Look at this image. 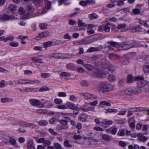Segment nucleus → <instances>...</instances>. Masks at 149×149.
<instances>
[{
    "label": "nucleus",
    "instance_id": "32",
    "mask_svg": "<svg viewBox=\"0 0 149 149\" xmlns=\"http://www.w3.org/2000/svg\"><path fill=\"white\" fill-rule=\"evenodd\" d=\"M9 18V16L6 14L2 15L0 16V20L2 21L8 20Z\"/></svg>",
    "mask_w": 149,
    "mask_h": 149
},
{
    "label": "nucleus",
    "instance_id": "48",
    "mask_svg": "<svg viewBox=\"0 0 149 149\" xmlns=\"http://www.w3.org/2000/svg\"><path fill=\"white\" fill-rule=\"evenodd\" d=\"M47 24L45 23H40L39 24V26L40 29H45L47 27Z\"/></svg>",
    "mask_w": 149,
    "mask_h": 149
},
{
    "label": "nucleus",
    "instance_id": "64",
    "mask_svg": "<svg viewBox=\"0 0 149 149\" xmlns=\"http://www.w3.org/2000/svg\"><path fill=\"white\" fill-rule=\"evenodd\" d=\"M49 90V89L47 87L44 86L40 88L39 89V91L40 92H43L48 91Z\"/></svg>",
    "mask_w": 149,
    "mask_h": 149
},
{
    "label": "nucleus",
    "instance_id": "54",
    "mask_svg": "<svg viewBox=\"0 0 149 149\" xmlns=\"http://www.w3.org/2000/svg\"><path fill=\"white\" fill-rule=\"evenodd\" d=\"M112 121L110 120L102 121L101 122V123L106 125H111L112 124Z\"/></svg>",
    "mask_w": 149,
    "mask_h": 149
},
{
    "label": "nucleus",
    "instance_id": "7",
    "mask_svg": "<svg viewBox=\"0 0 149 149\" xmlns=\"http://www.w3.org/2000/svg\"><path fill=\"white\" fill-rule=\"evenodd\" d=\"M31 60L35 63V64L36 65L37 68L39 69H41L42 67L40 64L37 65L36 63H44V62L41 58H38L37 57H33L31 58Z\"/></svg>",
    "mask_w": 149,
    "mask_h": 149
},
{
    "label": "nucleus",
    "instance_id": "31",
    "mask_svg": "<svg viewBox=\"0 0 149 149\" xmlns=\"http://www.w3.org/2000/svg\"><path fill=\"white\" fill-rule=\"evenodd\" d=\"M67 106L69 109H75L77 107L74 104L69 102L67 104Z\"/></svg>",
    "mask_w": 149,
    "mask_h": 149
},
{
    "label": "nucleus",
    "instance_id": "13",
    "mask_svg": "<svg viewBox=\"0 0 149 149\" xmlns=\"http://www.w3.org/2000/svg\"><path fill=\"white\" fill-rule=\"evenodd\" d=\"M137 136L138 140L143 142H145L148 139V137L144 136L142 133L137 134Z\"/></svg>",
    "mask_w": 149,
    "mask_h": 149
},
{
    "label": "nucleus",
    "instance_id": "25",
    "mask_svg": "<svg viewBox=\"0 0 149 149\" xmlns=\"http://www.w3.org/2000/svg\"><path fill=\"white\" fill-rule=\"evenodd\" d=\"M104 105L108 106H111V104L110 102H108L103 101L100 102L99 106L100 107L103 108L104 107Z\"/></svg>",
    "mask_w": 149,
    "mask_h": 149
},
{
    "label": "nucleus",
    "instance_id": "18",
    "mask_svg": "<svg viewBox=\"0 0 149 149\" xmlns=\"http://www.w3.org/2000/svg\"><path fill=\"white\" fill-rule=\"evenodd\" d=\"M42 45L44 48H47V47L54 46L55 44L52 41H48L44 42L42 44Z\"/></svg>",
    "mask_w": 149,
    "mask_h": 149
},
{
    "label": "nucleus",
    "instance_id": "35",
    "mask_svg": "<svg viewBox=\"0 0 149 149\" xmlns=\"http://www.w3.org/2000/svg\"><path fill=\"white\" fill-rule=\"evenodd\" d=\"M34 4L37 6L41 5L43 2V0H33Z\"/></svg>",
    "mask_w": 149,
    "mask_h": 149
},
{
    "label": "nucleus",
    "instance_id": "37",
    "mask_svg": "<svg viewBox=\"0 0 149 149\" xmlns=\"http://www.w3.org/2000/svg\"><path fill=\"white\" fill-rule=\"evenodd\" d=\"M26 11V10H25L24 8L22 7H20L19 9V13L23 15L24 19V17H25Z\"/></svg>",
    "mask_w": 149,
    "mask_h": 149
},
{
    "label": "nucleus",
    "instance_id": "59",
    "mask_svg": "<svg viewBox=\"0 0 149 149\" xmlns=\"http://www.w3.org/2000/svg\"><path fill=\"white\" fill-rule=\"evenodd\" d=\"M136 122V121L135 122H132L131 123H129V126L132 129H134L135 128V123Z\"/></svg>",
    "mask_w": 149,
    "mask_h": 149
},
{
    "label": "nucleus",
    "instance_id": "12",
    "mask_svg": "<svg viewBox=\"0 0 149 149\" xmlns=\"http://www.w3.org/2000/svg\"><path fill=\"white\" fill-rule=\"evenodd\" d=\"M103 49V46L101 45H100L98 47H91L89 48L87 51V52H92L95 51H97L101 50Z\"/></svg>",
    "mask_w": 149,
    "mask_h": 149
},
{
    "label": "nucleus",
    "instance_id": "45",
    "mask_svg": "<svg viewBox=\"0 0 149 149\" xmlns=\"http://www.w3.org/2000/svg\"><path fill=\"white\" fill-rule=\"evenodd\" d=\"M133 13H131V15H133V14L134 15H138L141 13V10L138 8H134L132 10Z\"/></svg>",
    "mask_w": 149,
    "mask_h": 149
},
{
    "label": "nucleus",
    "instance_id": "17",
    "mask_svg": "<svg viewBox=\"0 0 149 149\" xmlns=\"http://www.w3.org/2000/svg\"><path fill=\"white\" fill-rule=\"evenodd\" d=\"M137 20L140 24L143 25L145 27L149 28V24L148 21L146 20H143L140 18L138 19Z\"/></svg>",
    "mask_w": 149,
    "mask_h": 149
},
{
    "label": "nucleus",
    "instance_id": "51",
    "mask_svg": "<svg viewBox=\"0 0 149 149\" xmlns=\"http://www.w3.org/2000/svg\"><path fill=\"white\" fill-rule=\"evenodd\" d=\"M107 112L110 113H116L118 111V110L115 109H106Z\"/></svg>",
    "mask_w": 149,
    "mask_h": 149
},
{
    "label": "nucleus",
    "instance_id": "34",
    "mask_svg": "<svg viewBox=\"0 0 149 149\" xmlns=\"http://www.w3.org/2000/svg\"><path fill=\"white\" fill-rule=\"evenodd\" d=\"M48 122L45 120H40L38 122V125L41 126H45L48 124Z\"/></svg>",
    "mask_w": 149,
    "mask_h": 149
},
{
    "label": "nucleus",
    "instance_id": "29",
    "mask_svg": "<svg viewBox=\"0 0 149 149\" xmlns=\"http://www.w3.org/2000/svg\"><path fill=\"white\" fill-rule=\"evenodd\" d=\"M27 147L28 149H36L32 140L29 141L27 144Z\"/></svg>",
    "mask_w": 149,
    "mask_h": 149
},
{
    "label": "nucleus",
    "instance_id": "23",
    "mask_svg": "<svg viewBox=\"0 0 149 149\" xmlns=\"http://www.w3.org/2000/svg\"><path fill=\"white\" fill-rule=\"evenodd\" d=\"M25 89V92H35L38 91V90L39 89L38 88H26Z\"/></svg>",
    "mask_w": 149,
    "mask_h": 149
},
{
    "label": "nucleus",
    "instance_id": "56",
    "mask_svg": "<svg viewBox=\"0 0 149 149\" xmlns=\"http://www.w3.org/2000/svg\"><path fill=\"white\" fill-rule=\"evenodd\" d=\"M111 133L113 135H115L117 132V129L113 127H111Z\"/></svg>",
    "mask_w": 149,
    "mask_h": 149
},
{
    "label": "nucleus",
    "instance_id": "42",
    "mask_svg": "<svg viewBox=\"0 0 149 149\" xmlns=\"http://www.w3.org/2000/svg\"><path fill=\"white\" fill-rule=\"evenodd\" d=\"M108 44H110V45L112 47H117L118 46V44L117 42H115L113 41H109L107 42Z\"/></svg>",
    "mask_w": 149,
    "mask_h": 149
},
{
    "label": "nucleus",
    "instance_id": "61",
    "mask_svg": "<svg viewBox=\"0 0 149 149\" xmlns=\"http://www.w3.org/2000/svg\"><path fill=\"white\" fill-rule=\"evenodd\" d=\"M93 129L94 130L97 131L102 132L104 131V130L103 129V128L98 126H96L94 127L93 128Z\"/></svg>",
    "mask_w": 149,
    "mask_h": 149
},
{
    "label": "nucleus",
    "instance_id": "2",
    "mask_svg": "<svg viewBox=\"0 0 149 149\" xmlns=\"http://www.w3.org/2000/svg\"><path fill=\"white\" fill-rule=\"evenodd\" d=\"M26 10L24 19H27L31 17V15L35 11V8L31 5H27L25 7Z\"/></svg>",
    "mask_w": 149,
    "mask_h": 149
},
{
    "label": "nucleus",
    "instance_id": "11",
    "mask_svg": "<svg viewBox=\"0 0 149 149\" xmlns=\"http://www.w3.org/2000/svg\"><path fill=\"white\" fill-rule=\"evenodd\" d=\"M93 135V133L92 132H90L89 133L88 135V136L87 137L88 139L91 140V141L89 142L88 145H93L94 144L93 143L94 142H97L98 140H97L95 139V137L92 136Z\"/></svg>",
    "mask_w": 149,
    "mask_h": 149
},
{
    "label": "nucleus",
    "instance_id": "1",
    "mask_svg": "<svg viewBox=\"0 0 149 149\" xmlns=\"http://www.w3.org/2000/svg\"><path fill=\"white\" fill-rule=\"evenodd\" d=\"M136 47V45L135 44V41H132L124 42L120 46V48H122L121 49L126 50L131 48Z\"/></svg>",
    "mask_w": 149,
    "mask_h": 149
},
{
    "label": "nucleus",
    "instance_id": "60",
    "mask_svg": "<svg viewBox=\"0 0 149 149\" xmlns=\"http://www.w3.org/2000/svg\"><path fill=\"white\" fill-rule=\"evenodd\" d=\"M70 100L73 102L76 101L77 100V98L74 95L70 96Z\"/></svg>",
    "mask_w": 149,
    "mask_h": 149
},
{
    "label": "nucleus",
    "instance_id": "3",
    "mask_svg": "<svg viewBox=\"0 0 149 149\" xmlns=\"http://www.w3.org/2000/svg\"><path fill=\"white\" fill-rule=\"evenodd\" d=\"M127 0H110V2L111 3L107 5V6L109 8L114 7L115 5L113 3L115 2H117L116 5L118 6H121L125 4V1Z\"/></svg>",
    "mask_w": 149,
    "mask_h": 149
},
{
    "label": "nucleus",
    "instance_id": "24",
    "mask_svg": "<svg viewBox=\"0 0 149 149\" xmlns=\"http://www.w3.org/2000/svg\"><path fill=\"white\" fill-rule=\"evenodd\" d=\"M148 81L144 79L139 81L137 83L138 85L140 87H142L146 85L148 83Z\"/></svg>",
    "mask_w": 149,
    "mask_h": 149
},
{
    "label": "nucleus",
    "instance_id": "21",
    "mask_svg": "<svg viewBox=\"0 0 149 149\" xmlns=\"http://www.w3.org/2000/svg\"><path fill=\"white\" fill-rule=\"evenodd\" d=\"M101 70H96L94 71L92 74V76L94 77L101 78Z\"/></svg>",
    "mask_w": 149,
    "mask_h": 149
},
{
    "label": "nucleus",
    "instance_id": "30",
    "mask_svg": "<svg viewBox=\"0 0 149 149\" xmlns=\"http://www.w3.org/2000/svg\"><path fill=\"white\" fill-rule=\"evenodd\" d=\"M17 84H29V79H21L17 81Z\"/></svg>",
    "mask_w": 149,
    "mask_h": 149
},
{
    "label": "nucleus",
    "instance_id": "50",
    "mask_svg": "<svg viewBox=\"0 0 149 149\" xmlns=\"http://www.w3.org/2000/svg\"><path fill=\"white\" fill-rule=\"evenodd\" d=\"M57 108L59 109H65L68 108V107L65 105L61 104L57 106Z\"/></svg>",
    "mask_w": 149,
    "mask_h": 149
},
{
    "label": "nucleus",
    "instance_id": "47",
    "mask_svg": "<svg viewBox=\"0 0 149 149\" xmlns=\"http://www.w3.org/2000/svg\"><path fill=\"white\" fill-rule=\"evenodd\" d=\"M81 84L82 86H88L89 85V83L87 81L84 80L81 81Z\"/></svg>",
    "mask_w": 149,
    "mask_h": 149
},
{
    "label": "nucleus",
    "instance_id": "52",
    "mask_svg": "<svg viewBox=\"0 0 149 149\" xmlns=\"http://www.w3.org/2000/svg\"><path fill=\"white\" fill-rule=\"evenodd\" d=\"M83 65L88 70H91L93 68V66L89 64H85Z\"/></svg>",
    "mask_w": 149,
    "mask_h": 149
},
{
    "label": "nucleus",
    "instance_id": "19",
    "mask_svg": "<svg viewBox=\"0 0 149 149\" xmlns=\"http://www.w3.org/2000/svg\"><path fill=\"white\" fill-rule=\"evenodd\" d=\"M109 26H112L114 28H116V26L115 25L109 22H108L105 26H104V31L106 32H109L110 31V28Z\"/></svg>",
    "mask_w": 149,
    "mask_h": 149
},
{
    "label": "nucleus",
    "instance_id": "44",
    "mask_svg": "<svg viewBox=\"0 0 149 149\" xmlns=\"http://www.w3.org/2000/svg\"><path fill=\"white\" fill-rule=\"evenodd\" d=\"M64 146L67 148H71L72 147V145L70 144L69 141L67 139H65L64 142Z\"/></svg>",
    "mask_w": 149,
    "mask_h": 149
},
{
    "label": "nucleus",
    "instance_id": "16",
    "mask_svg": "<svg viewBox=\"0 0 149 149\" xmlns=\"http://www.w3.org/2000/svg\"><path fill=\"white\" fill-rule=\"evenodd\" d=\"M81 109L84 112H88L89 111H94V107L92 106L87 107L86 106H85L81 107Z\"/></svg>",
    "mask_w": 149,
    "mask_h": 149
},
{
    "label": "nucleus",
    "instance_id": "22",
    "mask_svg": "<svg viewBox=\"0 0 149 149\" xmlns=\"http://www.w3.org/2000/svg\"><path fill=\"white\" fill-rule=\"evenodd\" d=\"M66 55L62 53H54V58H65Z\"/></svg>",
    "mask_w": 149,
    "mask_h": 149
},
{
    "label": "nucleus",
    "instance_id": "62",
    "mask_svg": "<svg viewBox=\"0 0 149 149\" xmlns=\"http://www.w3.org/2000/svg\"><path fill=\"white\" fill-rule=\"evenodd\" d=\"M119 145L120 146L122 147H124L126 146L127 145V144L126 143L124 142L123 141H120L119 143Z\"/></svg>",
    "mask_w": 149,
    "mask_h": 149
},
{
    "label": "nucleus",
    "instance_id": "28",
    "mask_svg": "<svg viewBox=\"0 0 149 149\" xmlns=\"http://www.w3.org/2000/svg\"><path fill=\"white\" fill-rule=\"evenodd\" d=\"M66 68L70 70H74L75 68V66L74 64L72 63H68L66 65Z\"/></svg>",
    "mask_w": 149,
    "mask_h": 149
},
{
    "label": "nucleus",
    "instance_id": "41",
    "mask_svg": "<svg viewBox=\"0 0 149 149\" xmlns=\"http://www.w3.org/2000/svg\"><path fill=\"white\" fill-rule=\"evenodd\" d=\"M29 84H39L41 82L40 80L36 79L34 80L29 79Z\"/></svg>",
    "mask_w": 149,
    "mask_h": 149
},
{
    "label": "nucleus",
    "instance_id": "38",
    "mask_svg": "<svg viewBox=\"0 0 149 149\" xmlns=\"http://www.w3.org/2000/svg\"><path fill=\"white\" fill-rule=\"evenodd\" d=\"M108 80L111 81H113L116 79V77L113 74H110L108 78Z\"/></svg>",
    "mask_w": 149,
    "mask_h": 149
},
{
    "label": "nucleus",
    "instance_id": "10",
    "mask_svg": "<svg viewBox=\"0 0 149 149\" xmlns=\"http://www.w3.org/2000/svg\"><path fill=\"white\" fill-rule=\"evenodd\" d=\"M125 94L131 95L135 93V89L134 87H129L126 88L124 91Z\"/></svg>",
    "mask_w": 149,
    "mask_h": 149
},
{
    "label": "nucleus",
    "instance_id": "6",
    "mask_svg": "<svg viewBox=\"0 0 149 149\" xmlns=\"http://www.w3.org/2000/svg\"><path fill=\"white\" fill-rule=\"evenodd\" d=\"M109 83L107 82L102 81L100 83L99 90L103 92L107 91L108 89Z\"/></svg>",
    "mask_w": 149,
    "mask_h": 149
},
{
    "label": "nucleus",
    "instance_id": "57",
    "mask_svg": "<svg viewBox=\"0 0 149 149\" xmlns=\"http://www.w3.org/2000/svg\"><path fill=\"white\" fill-rule=\"evenodd\" d=\"M10 45L13 47H17L18 46V43L17 42H12L10 43Z\"/></svg>",
    "mask_w": 149,
    "mask_h": 149
},
{
    "label": "nucleus",
    "instance_id": "49",
    "mask_svg": "<svg viewBox=\"0 0 149 149\" xmlns=\"http://www.w3.org/2000/svg\"><path fill=\"white\" fill-rule=\"evenodd\" d=\"M16 139L15 138L10 137V144L13 145H15L16 143Z\"/></svg>",
    "mask_w": 149,
    "mask_h": 149
},
{
    "label": "nucleus",
    "instance_id": "14",
    "mask_svg": "<svg viewBox=\"0 0 149 149\" xmlns=\"http://www.w3.org/2000/svg\"><path fill=\"white\" fill-rule=\"evenodd\" d=\"M93 39L94 38L93 37H91L86 39H83L81 40V43H82L81 45L91 44L93 42Z\"/></svg>",
    "mask_w": 149,
    "mask_h": 149
},
{
    "label": "nucleus",
    "instance_id": "46",
    "mask_svg": "<svg viewBox=\"0 0 149 149\" xmlns=\"http://www.w3.org/2000/svg\"><path fill=\"white\" fill-rule=\"evenodd\" d=\"M41 77L43 78H47L50 77L51 76L50 74L49 73H42L40 74Z\"/></svg>",
    "mask_w": 149,
    "mask_h": 149
},
{
    "label": "nucleus",
    "instance_id": "4",
    "mask_svg": "<svg viewBox=\"0 0 149 149\" xmlns=\"http://www.w3.org/2000/svg\"><path fill=\"white\" fill-rule=\"evenodd\" d=\"M114 71L113 66L109 67L106 69H104L102 70H101V78L105 77L108 75L110 73L113 72Z\"/></svg>",
    "mask_w": 149,
    "mask_h": 149
},
{
    "label": "nucleus",
    "instance_id": "40",
    "mask_svg": "<svg viewBox=\"0 0 149 149\" xmlns=\"http://www.w3.org/2000/svg\"><path fill=\"white\" fill-rule=\"evenodd\" d=\"M45 2L46 8L47 9H50L51 6V2L47 0H45Z\"/></svg>",
    "mask_w": 149,
    "mask_h": 149
},
{
    "label": "nucleus",
    "instance_id": "8",
    "mask_svg": "<svg viewBox=\"0 0 149 149\" xmlns=\"http://www.w3.org/2000/svg\"><path fill=\"white\" fill-rule=\"evenodd\" d=\"M83 95L85 99L88 100H93L97 98L94 95L87 93H83Z\"/></svg>",
    "mask_w": 149,
    "mask_h": 149
},
{
    "label": "nucleus",
    "instance_id": "26",
    "mask_svg": "<svg viewBox=\"0 0 149 149\" xmlns=\"http://www.w3.org/2000/svg\"><path fill=\"white\" fill-rule=\"evenodd\" d=\"M108 57L111 60H113L115 59H118L119 58V56L113 53L109 54Z\"/></svg>",
    "mask_w": 149,
    "mask_h": 149
},
{
    "label": "nucleus",
    "instance_id": "27",
    "mask_svg": "<svg viewBox=\"0 0 149 149\" xmlns=\"http://www.w3.org/2000/svg\"><path fill=\"white\" fill-rule=\"evenodd\" d=\"M59 122L62 124L63 125L66 126L65 127H61L60 129H66L68 128V126H67L68 124L67 121L66 120H61L59 121Z\"/></svg>",
    "mask_w": 149,
    "mask_h": 149
},
{
    "label": "nucleus",
    "instance_id": "5",
    "mask_svg": "<svg viewBox=\"0 0 149 149\" xmlns=\"http://www.w3.org/2000/svg\"><path fill=\"white\" fill-rule=\"evenodd\" d=\"M29 102L31 105L33 106H37L39 107H43L44 106V104L42 103L38 100L36 99H31Z\"/></svg>",
    "mask_w": 149,
    "mask_h": 149
},
{
    "label": "nucleus",
    "instance_id": "33",
    "mask_svg": "<svg viewBox=\"0 0 149 149\" xmlns=\"http://www.w3.org/2000/svg\"><path fill=\"white\" fill-rule=\"evenodd\" d=\"M143 70L145 73H148L149 72V64L146 63L144 65Z\"/></svg>",
    "mask_w": 149,
    "mask_h": 149
},
{
    "label": "nucleus",
    "instance_id": "55",
    "mask_svg": "<svg viewBox=\"0 0 149 149\" xmlns=\"http://www.w3.org/2000/svg\"><path fill=\"white\" fill-rule=\"evenodd\" d=\"M79 119L82 122L85 121L86 119V115L84 114H81L79 117Z\"/></svg>",
    "mask_w": 149,
    "mask_h": 149
},
{
    "label": "nucleus",
    "instance_id": "39",
    "mask_svg": "<svg viewBox=\"0 0 149 149\" xmlns=\"http://www.w3.org/2000/svg\"><path fill=\"white\" fill-rule=\"evenodd\" d=\"M10 125L11 127H15L17 126V122L15 120H11Z\"/></svg>",
    "mask_w": 149,
    "mask_h": 149
},
{
    "label": "nucleus",
    "instance_id": "63",
    "mask_svg": "<svg viewBox=\"0 0 149 149\" xmlns=\"http://www.w3.org/2000/svg\"><path fill=\"white\" fill-rule=\"evenodd\" d=\"M17 9L16 6L13 4L10 5V11H12L15 10Z\"/></svg>",
    "mask_w": 149,
    "mask_h": 149
},
{
    "label": "nucleus",
    "instance_id": "58",
    "mask_svg": "<svg viewBox=\"0 0 149 149\" xmlns=\"http://www.w3.org/2000/svg\"><path fill=\"white\" fill-rule=\"evenodd\" d=\"M54 101L55 103L57 104H61L63 102L62 100L60 99L56 98L54 99Z\"/></svg>",
    "mask_w": 149,
    "mask_h": 149
},
{
    "label": "nucleus",
    "instance_id": "53",
    "mask_svg": "<svg viewBox=\"0 0 149 149\" xmlns=\"http://www.w3.org/2000/svg\"><path fill=\"white\" fill-rule=\"evenodd\" d=\"M125 135V131L123 130H120L118 133L117 135L118 136H123Z\"/></svg>",
    "mask_w": 149,
    "mask_h": 149
},
{
    "label": "nucleus",
    "instance_id": "20",
    "mask_svg": "<svg viewBox=\"0 0 149 149\" xmlns=\"http://www.w3.org/2000/svg\"><path fill=\"white\" fill-rule=\"evenodd\" d=\"M38 126L32 123H27L25 122L24 123V127H30L33 129H34L37 127Z\"/></svg>",
    "mask_w": 149,
    "mask_h": 149
},
{
    "label": "nucleus",
    "instance_id": "15",
    "mask_svg": "<svg viewBox=\"0 0 149 149\" xmlns=\"http://www.w3.org/2000/svg\"><path fill=\"white\" fill-rule=\"evenodd\" d=\"M49 34V33L47 32H43L39 34L38 36L36 37V40H39L42 38H45Z\"/></svg>",
    "mask_w": 149,
    "mask_h": 149
},
{
    "label": "nucleus",
    "instance_id": "9",
    "mask_svg": "<svg viewBox=\"0 0 149 149\" xmlns=\"http://www.w3.org/2000/svg\"><path fill=\"white\" fill-rule=\"evenodd\" d=\"M8 139L9 136L8 135L6 134L4 135L0 134V140L3 141L2 142H0V145L6 144L8 141Z\"/></svg>",
    "mask_w": 149,
    "mask_h": 149
},
{
    "label": "nucleus",
    "instance_id": "43",
    "mask_svg": "<svg viewBox=\"0 0 149 149\" xmlns=\"http://www.w3.org/2000/svg\"><path fill=\"white\" fill-rule=\"evenodd\" d=\"M88 16L90 19L91 20L96 19L98 17V15L95 13H92V14H90Z\"/></svg>",
    "mask_w": 149,
    "mask_h": 149
},
{
    "label": "nucleus",
    "instance_id": "36",
    "mask_svg": "<svg viewBox=\"0 0 149 149\" xmlns=\"http://www.w3.org/2000/svg\"><path fill=\"white\" fill-rule=\"evenodd\" d=\"M102 136L103 139L106 141H109L111 139L110 136L107 134H103Z\"/></svg>",
    "mask_w": 149,
    "mask_h": 149
}]
</instances>
